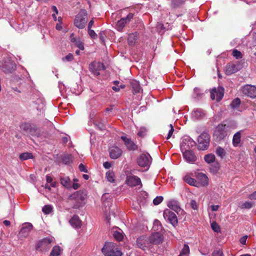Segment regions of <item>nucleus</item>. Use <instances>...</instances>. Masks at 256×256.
Wrapping results in <instances>:
<instances>
[{
  "label": "nucleus",
  "mask_w": 256,
  "mask_h": 256,
  "mask_svg": "<svg viewBox=\"0 0 256 256\" xmlns=\"http://www.w3.org/2000/svg\"><path fill=\"white\" fill-rule=\"evenodd\" d=\"M86 198V192L81 190L76 192L69 196V200L73 201L74 208H78L84 206Z\"/></svg>",
  "instance_id": "1"
},
{
  "label": "nucleus",
  "mask_w": 256,
  "mask_h": 256,
  "mask_svg": "<svg viewBox=\"0 0 256 256\" xmlns=\"http://www.w3.org/2000/svg\"><path fill=\"white\" fill-rule=\"evenodd\" d=\"M102 250L104 256H122V254L117 245L112 242H106Z\"/></svg>",
  "instance_id": "2"
},
{
  "label": "nucleus",
  "mask_w": 256,
  "mask_h": 256,
  "mask_svg": "<svg viewBox=\"0 0 256 256\" xmlns=\"http://www.w3.org/2000/svg\"><path fill=\"white\" fill-rule=\"evenodd\" d=\"M228 133L226 124L222 122L218 124L214 132V136L216 140L220 141L226 138Z\"/></svg>",
  "instance_id": "3"
},
{
  "label": "nucleus",
  "mask_w": 256,
  "mask_h": 256,
  "mask_svg": "<svg viewBox=\"0 0 256 256\" xmlns=\"http://www.w3.org/2000/svg\"><path fill=\"white\" fill-rule=\"evenodd\" d=\"M87 22V12L84 10H82L75 18L74 25L76 28L82 29L86 26Z\"/></svg>",
  "instance_id": "4"
},
{
  "label": "nucleus",
  "mask_w": 256,
  "mask_h": 256,
  "mask_svg": "<svg viewBox=\"0 0 256 256\" xmlns=\"http://www.w3.org/2000/svg\"><path fill=\"white\" fill-rule=\"evenodd\" d=\"M198 148L200 150H206L209 146L210 136L206 132H202L198 138Z\"/></svg>",
  "instance_id": "5"
},
{
  "label": "nucleus",
  "mask_w": 256,
  "mask_h": 256,
  "mask_svg": "<svg viewBox=\"0 0 256 256\" xmlns=\"http://www.w3.org/2000/svg\"><path fill=\"white\" fill-rule=\"evenodd\" d=\"M0 69L5 74L12 72L16 69L15 64L10 59L0 62Z\"/></svg>",
  "instance_id": "6"
},
{
  "label": "nucleus",
  "mask_w": 256,
  "mask_h": 256,
  "mask_svg": "<svg viewBox=\"0 0 256 256\" xmlns=\"http://www.w3.org/2000/svg\"><path fill=\"white\" fill-rule=\"evenodd\" d=\"M165 220L168 222L173 226H175L178 224V218L176 214L169 209L165 210L163 214Z\"/></svg>",
  "instance_id": "7"
},
{
  "label": "nucleus",
  "mask_w": 256,
  "mask_h": 256,
  "mask_svg": "<svg viewBox=\"0 0 256 256\" xmlns=\"http://www.w3.org/2000/svg\"><path fill=\"white\" fill-rule=\"evenodd\" d=\"M53 241L52 238H46L40 240L37 244L36 248L41 251H48L52 246Z\"/></svg>",
  "instance_id": "8"
},
{
  "label": "nucleus",
  "mask_w": 256,
  "mask_h": 256,
  "mask_svg": "<svg viewBox=\"0 0 256 256\" xmlns=\"http://www.w3.org/2000/svg\"><path fill=\"white\" fill-rule=\"evenodd\" d=\"M134 14L132 13H129L128 16L125 18H122L120 20H119L116 24V29L118 32H122L125 26L128 24L130 21L133 18Z\"/></svg>",
  "instance_id": "9"
},
{
  "label": "nucleus",
  "mask_w": 256,
  "mask_h": 256,
  "mask_svg": "<svg viewBox=\"0 0 256 256\" xmlns=\"http://www.w3.org/2000/svg\"><path fill=\"white\" fill-rule=\"evenodd\" d=\"M196 142L190 136H185L180 144L182 151L190 150V148L196 146Z\"/></svg>",
  "instance_id": "10"
},
{
  "label": "nucleus",
  "mask_w": 256,
  "mask_h": 256,
  "mask_svg": "<svg viewBox=\"0 0 256 256\" xmlns=\"http://www.w3.org/2000/svg\"><path fill=\"white\" fill-rule=\"evenodd\" d=\"M151 162V157L148 154H142L137 158V163L141 167H148Z\"/></svg>",
  "instance_id": "11"
},
{
  "label": "nucleus",
  "mask_w": 256,
  "mask_h": 256,
  "mask_svg": "<svg viewBox=\"0 0 256 256\" xmlns=\"http://www.w3.org/2000/svg\"><path fill=\"white\" fill-rule=\"evenodd\" d=\"M136 244L138 248L142 250L149 248L150 246L149 237L146 236L138 237L136 240Z\"/></svg>",
  "instance_id": "12"
},
{
  "label": "nucleus",
  "mask_w": 256,
  "mask_h": 256,
  "mask_svg": "<svg viewBox=\"0 0 256 256\" xmlns=\"http://www.w3.org/2000/svg\"><path fill=\"white\" fill-rule=\"evenodd\" d=\"M89 68L92 73L96 76H98L100 74V72L104 70L105 66L102 62H94L90 64Z\"/></svg>",
  "instance_id": "13"
},
{
  "label": "nucleus",
  "mask_w": 256,
  "mask_h": 256,
  "mask_svg": "<svg viewBox=\"0 0 256 256\" xmlns=\"http://www.w3.org/2000/svg\"><path fill=\"white\" fill-rule=\"evenodd\" d=\"M150 244H159L162 242L164 236L162 232H155L149 236Z\"/></svg>",
  "instance_id": "14"
},
{
  "label": "nucleus",
  "mask_w": 256,
  "mask_h": 256,
  "mask_svg": "<svg viewBox=\"0 0 256 256\" xmlns=\"http://www.w3.org/2000/svg\"><path fill=\"white\" fill-rule=\"evenodd\" d=\"M243 94L250 98L256 97V87L252 85H246L242 88Z\"/></svg>",
  "instance_id": "15"
},
{
  "label": "nucleus",
  "mask_w": 256,
  "mask_h": 256,
  "mask_svg": "<svg viewBox=\"0 0 256 256\" xmlns=\"http://www.w3.org/2000/svg\"><path fill=\"white\" fill-rule=\"evenodd\" d=\"M126 183L128 185L131 187L136 186H142L140 179L136 176H127L126 179Z\"/></svg>",
  "instance_id": "16"
},
{
  "label": "nucleus",
  "mask_w": 256,
  "mask_h": 256,
  "mask_svg": "<svg viewBox=\"0 0 256 256\" xmlns=\"http://www.w3.org/2000/svg\"><path fill=\"white\" fill-rule=\"evenodd\" d=\"M185 160L188 163H193L196 160L194 152L191 150L182 151Z\"/></svg>",
  "instance_id": "17"
},
{
  "label": "nucleus",
  "mask_w": 256,
  "mask_h": 256,
  "mask_svg": "<svg viewBox=\"0 0 256 256\" xmlns=\"http://www.w3.org/2000/svg\"><path fill=\"white\" fill-rule=\"evenodd\" d=\"M240 65L237 64H228L225 68V72L227 75L234 74L240 69Z\"/></svg>",
  "instance_id": "18"
},
{
  "label": "nucleus",
  "mask_w": 256,
  "mask_h": 256,
  "mask_svg": "<svg viewBox=\"0 0 256 256\" xmlns=\"http://www.w3.org/2000/svg\"><path fill=\"white\" fill-rule=\"evenodd\" d=\"M120 138L124 141L125 146L128 150H134L137 149V146L130 138H128L125 135L122 136Z\"/></svg>",
  "instance_id": "19"
},
{
  "label": "nucleus",
  "mask_w": 256,
  "mask_h": 256,
  "mask_svg": "<svg viewBox=\"0 0 256 256\" xmlns=\"http://www.w3.org/2000/svg\"><path fill=\"white\" fill-rule=\"evenodd\" d=\"M196 178L200 186H206L208 184V178L207 176L203 173L199 172L196 175Z\"/></svg>",
  "instance_id": "20"
},
{
  "label": "nucleus",
  "mask_w": 256,
  "mask_h": 256,
  "mask_svg": "<svg viewBox=\"0 0 256 256\" xmlns=\"http://www.w3.org/2000/svg\"><path fill=\"white\" fill-rule=\"evenodd\" d=\"M32 229V225L30 223H26L23 224L20 232V234L21 236L26 237Z\"/></svg>",
  "instance_id": "21"
},
{
  "label": "nucleus",
  "mask_w": 256,
  "mask_h": 256,
  "mask_svg": "<svg viewBox=\"0 0 256 256\" xmlns=\"http://www.w3.org/2000/svg\"><path fill=\"white\" fill-rule=\"evenodd\" d=\"M168 206L170 208L175 211L178 214L180 212L182 214L183 212V210L180 208L178 202L176 200H172L169 202Z\"/></svg>",
  "instance_id": "22"
},
{
  "label": "nucleus",
  "mask_w": 256,
  "mask_h": 256,
  "mask_svg": "<svg viewBox=\"0 0 256 256\" xmlns=\"http://www.w3.org/2000/svg\"><path fill=\"white\" fill-rule=\"evenodd\" d=\"M70 225L74 228H80L82 225L81 220L78 216L74 215L69 220Z\"/></svg>",
  "instance_id": "23"
},
{
  "label": "nucleus",
  "mask_w": 256,
  "mask_h": 256,
  "mask_svg": "<svg viewBox=\"0 0 256 256\" xmlns=\"http://www.w3.org/2000/svg\"><path fill=\"white\" fill-rule=\"evenodd\" d=\"M243 130H239L235 133L233 136L232 143L234 147L239 146L241 141V134Z\"/></svg>",
  "instance_id": "24"
},
{
  "label": "nucleus",
  "mask_w": 256,
  "mask_h": 256,
  "mask_svg": "<svg viewBox=\"0 0 256 256\" xmlns=\"http://www.w3.org/2000/svg\"><path fill=\"white\" fill-rule=\"evenodd\" d=\"M122 154V150L118 147L112 148L110 151V157L112 159H116Z\"/></svg>",
  "instance_id": "25"
},
{
  "label": "nucleus",
  "mask_w": 256,
  "mask_h": 256,
  "mask_svg": "<svg viewBox=\"0 0 256 256\" xmlns=\"http://www.w3.org/2000/svg\"><path fill=\"white\" fill-rule=\"evenodd\" d=\"M184 180L188 184L196 187H199L198 182L194 178H191L188 175H186L183 178Z\"/></svg>",
  "instance_id": "26"
},
{
  "label": "nucleus",
  "mask_w": 256,
  "mask_h": 256,
  "mask_svg": "<svg viewBox=\"0 0 256 256\" xmlns=\"http://www.w3.org/2000/svg\"><path fill=\"white\" fill-rule=\"evenodd\" d=\"M138 32H134V33H132L128 35V43L130 46H134L138 40Z\"/></svg>",
  "instance_id": "27"
},
{
  "label": "nucleus",
  "mask_w": 256,
  "mask_h": 256,
  "mask_svg": "<svg viewBox=\"0 0 256 256\" xmlns=\"http://www.w3.org/2000/svg\"><path fill=\"white\" fill-rule=\"evenodd\" d=\"M192 115L194 118L198 120L202 118L204 116L205 113L202 110L197 109L192 111Z\"/></svg>",
  "instance_id": "28"
},
{
  "label": "nucleus",
  "mask_w": 256,
  "mask_h": 256,
  "mask_svg": "<svg viewBox=\"0 0 256 256\" xmlns=\"http://www.w3.org/2000/svg\"><path fill=\"white\" fill-rule=\"evenodd\" d=\"M28 133L32 136L39 137L40 136V131L35 125L33 124Z\"/></svg>",
  "instance_id": "29"
},
{
  "label": "nucleus",
  "mask_w": 256,
  "mask_h": 256,
  "mask_svg": "<svg viewBox=\"0 0 256 256\" xmlns=\"http://www.w3.org/2000/svg\"><path fill=\"white\" fill-rule=\"evenodd\" d=\"M130 85L133 90L134 94L138 93L141 90V87L138 82L136 80H133L130 82Z\"/></svg>",
  "instance_id": "30"
},
{
  "label": "nucleus",
  "mask_w": 256,
  "mask_h": 256,
  "mask_svg": "<svg viewBox=\"0 0 256 256\" xmlns=\"http://www.w3.org/2000/svg\"><path fill=\"white\" fill-rule=\"evenodd\" d=\"M152 230L156 232H162V227L160 222L158 220H155L154 222Z\"/></svg>",
  "instance_id": "31"
},
{
  "label": "nucleus",
  "mask_w": 256,
  "mask_h": 256,
  "mask_svg": "<svg viewBox=\"0 0 256 256\" xmlns=\"http://www.w3.org/2000/svg\"><path fill=\"white\" fill-rule=\"evenodd\" d=\"M62 162L65 164H68L72 162L71 154H64L60 156Z\"/></svg>",
  "instance_id": "32"
},
{
  "label": "nucleus",
  "mask_w": 256,
  "mask_h": 256,
  "mask_svg": "<svg viewBox=\"0 0 256 256\" xmlns=\"http://www.w3.org/2000/svg\"><path fill=\"white\" fill-rule=\"evenodd\" d=\"M62 249L60 246H55L50 254V256H60V255Z\"/></svg>",
  "instance_id": "33"
},
{
  "label": "nucleus",
  "mask_w": 256,
  "mask_h": 256,
  "mask_svg": "<svg viewBox=\"0 0 256 256\" xmlns=\"http://www.w3.org/2000/svg\"><path fill=\"white\" fill-rule=\"evenodd\" d=\"M33 124L30 122H24L20 124V128L22 130L28 133Z\"/></svg>",
  "instance_id": "34"
},
{
  "label": "nucleus",
  "mask_w": 256,
  "mask_h": 256,
  "mask_svg": "<svg viewBox=\"0 0 256 256\" xmlns=\"http://www.w3.org/2000/svg\"><path fill=\"white\" fill-rule=\"evenodd\" d=\"M113 236L114 238L118 241H121L124 238L122 232L121 230L119 229L118 230L114 231Z\"/></svg>",
  "instance_id": "35"
},
{
  "label": "nucleus",
  "mask_w": 256,
  "mask_h": 256,
  "mask_svg": "<svg viewBox=\"0 0 256 256\" xmlns=\"http://www.w3.org/2000/svg\"><path fill=\"white\" fill-rule=\"evenodd\" d=\"M190 248L188 244H184L178 256H189Z\"/></svg>",
  "instance_id": "36"
},
{
  "label": "nucleus",
  "mask_w": 256,
  "mask_h": 256,
  "mask_svg": "<svg viewBox=\"0 0 256 256\" xmlns=\"http://www.w3.org/2000/svg\"><path fill=\"white\" fill-rule=\"evenodd\" d=\"M216 152L217 156H220L221 158H223L226 154V152L224 148L220 146H218L216 148Z\"/></svg>",
  "instance_id": "37"
},
{
  "label": "nucleus",
  "mask_w": 256,
  "mask_h": 256,
  "mask_svg": "<svg viewBox=\"0 0 256 256\" xmlns=\"http://www.w3.org/2000/svg\"><path fill=\"white\" fill-rule=\"evenodd\" d=\"M114 174L112 171L109 170L106 172V177L107 180L110 182H114L115 180L114 178Z\"/></svg>",
  "instance_id": "38"
},
{
  "label": "nucleus",
  "mask_w": 256,
  "mask_h": 256,
  "mask_svg": "<svg viewBox=\"0 0 256 256\" xmlns=\"http://www.w3.org/2000/svg\"><path fill=\"white\" fill-rule=\"evenodd\" d=\"M215 158V156L212 154L206 155L204 158L205 161L208 164H210L214 162Z\"/></svg>",
  "instance_id": "39"
},
{
  "label": "nucleus",
  "mask_w": 256,
  "mask_h": 256,
  "mask_svg": "<svg viewBox=\"0 0 256 256\" xmlns=\"http://www.w3.org/2000/svg\"><path fill=\"white\" fill-rule=\"evenodd\" d=\"M226 124V129L234 130L238 127V124L234 120H230Z\"/></svg>",
  "instance_id": "40"
},
{
  "label": "nucleus",
  "mask_w": 256,
  "mask_h": 256,
  "mask_svg": "<svg viewBox=\"0 0 256 256\" xmlns=\"http://www.w3.org/2000/svg\"><path fill=\"white\" fill-rule=\"evenodd\" d=\"M32 158V154L30 152H24L20 155V158L22 160H26Z\"/></svg>",
  "instance_id": "41"
},
{
  "label": "nucleus",
  "mask_w": 256,
  "mask_h": 256,
  "mask_svg": "<svg viewBox=\"0 0 256 256\" xmlns=\"http://www.w3.org/2000/svg\"><path fill=\"white\" fill-rule=\"evenodd\" d=\"M240 104V100L239 98L234 99L230 104V106L233 109L238 108Z\"/></svg>",
  "instance_id": "42"
},
{
  "label": "nucleus",
  "mask_w": 256,
  "mask_h": 256,
  "mask_svg": "<svg viewBox=\"0 0 256 256\" xmlns=\"http://www.w3.org/2000/svg\"><path fill=\"white\" fill-rule=\"evenodd\" d=\"M70 180L67 176L60 178V183L65 187L68 188L70 186Z\"/></svg>",
  "instance_id": "43"
},
{
  "label": "nucleus",
  "mask_w": 256,
  "mask_h": 256,
  "mask_svg": "<svg viewBox=\"0 0 256 256\" xmlns=\"http://www.w3.org/2000/svg\"><path fill=\"white\" fill-rule=\"evenodd\" d=\"M253 205L254 202H252L246 201L242 204L240 208H242L250 209L252 207Z\"/></svg>",
  "instance_id": "44"
},
{
  "label": "nucleus",
  "mask_w": 256,
  "mask_h": 256,
  "mask_svg": "<svg viewBox=\"0 0 256 256\" xmlns=\"http://www.w3.org/2000/svg\"><path fill=\"white\" fill-rule=\"evenodd\" d=\"M147 132V129L146 127L142 126L140 128V130H138V132L137 134L138 136L140 137H144V136Z\"/></svg>",
  "instance_id": "45"
},
{
  "label": "nucleus",
  "mask_w": 256,
  "mask_h": 256,
  "mask_svg": "<svg viewBox=\"0 0 256 256\" xmlns=\"http://www.w3.org/2000/svg\"><path fill=\"white\" fill-rule=\"evenodd\" d=\"M52 210V207L50 205L44 206L42 209V212L45 214H50Z\"/></svg>",
  "instance_id": "46"
},
{
  "label": "nucleus",
  "mask_w": 256,
  "mask_h": 256,
  "mask_svg": "<svg viewBox=\"0 0 256 256\" xmlns=\"http://www.w3.org/2000/svg\"><path fill=\"white\" fill-rule=\"evenodd\" d=\"M202 95L201 90L200 88H196L194 90L193 98H198Z\"/></svg>",
  "instance_id": "47"
},
{
  "label": "nucleus",
  "mask_w": 256,
  "mask_h": 256,
  "mask_svg": "<svg viewBox=\"0 0 256 256\" xmlns=\"http://www.w3.org/2000/svg\"><path fill=\"white\" fill-rule=\"evenodd\" d=\"M232 55L236 59L242 58V54L240 52L237 50H234L232 52Z\"/></svg>",
  "instance_id": "48"
},
{
  "label": "nucleus",
  "mask_w": 256,
  "mask_h": 256,
  "mask_svg": "<svg viewBox=\"0 0 256 256\" xmlns=\"http://www.w3.org/2000/svg\"><path fill=\"white\" fill-rule=\"evenodd\" d=\"M164 198L162 196H158L154 199L153 204L156 206L158 205L162 202Z\"/></svg>",
  "instance_id": "49"
},
{
  "label": "nucleus",
  "mask_w": 256,
  "mask_h": 256,
  "mask_svg": "<svg viewBox=\"0 0 256 256\" xmlns=\"http://www.w3.org/2000/svg\"><path fill=\"white\" fill-rule=\"evenodd\" d=\"M211 227L213 230L215 232H218L220 231V228L216 222L212 223Z\"/></svg>",
  "instance_id": "50"
},
{
  "label": "nucleus",
  "mask_w": 256,
  "mask_h": 256,
  "mask_svg": "<svg viewBox=\"0 0 256 256\" xmlns=\"http://www.w3.org/2000/svg\"><path fill=\"white\" fill-rule=\"evenodd\" d=\"M74 44L80 50H82L84 49V44L80 39Z\"/></svg>",
  "instance_id": "51"
},
{
  "label": "nucleus",
  "mask_w": 256,
  "mask_h": 256,
  "mask_svg": "<svg viewBox=\"0 0 256 256\" xmlns=\"http://www.w3.org/2000/svg\"><path fill=\"white\" fill-rule=\"evenodd\" d=\"M74 59L73 54H68L65 57L62 58L63 61L71 62Z\"/></svg>",
  "instance_id": "52"
},
{
  "label": "nucleus",
  "mask_w": 256,
  "mask_h": 256,
  "mask_svg": "<svg viewBox=\"0 0 256 256\" xmlns=\"http://www.w3.org/2000/svg\"><path fill=\"white\" fill-rule=\"evenodd\" d=\"M88 33L92 38H96L97 37V35L94 31L92 30H91V28H88Z\"/></svg>",
  "instance_id": "53"
},
{
  "label": "nucleus",
  "mask_w": 256,
  "mask_h": 256,
  "mask_svg": "<svg viewBox=\"0 0 256 256\" xmlns=\"http://www.w3.org/2000/svg\"><path fill=\"white\" fill-rule=\"evenodd\" d=\"M210 169V170L214 172H216L219 170V166L218 164H214L212 166Z\"/></svg>",
  "instance_id": "54"
},
{
  "label": "nucleus",
  "mask_w": 256,
  "mask_h": 256,
  "mask_svg": "<svg viewBox=\"0 0 256 256\" xmlns=\"http://www.w3.org/2000/svg\"><path fill=\"white\" fill-rule=\"evenodd\" d=\"M190 204L192 209H194V210L198 209V207L197 202H196V201L195 200H191Z\"/></svg>",
  "instance_id": "55"
},
{
  "label": "nucleus",
  "mask_w": 256,
  "mask_h": 256,
  "mask_svg": "<svg viewBox=\"0 0 256 256\" xmlns=\"http://www.w3.org/2000/svg\"><path fill=\"white\" fill-rule=\"evenodd\" d=\"M170 130L168 132V136L166 138L168 140L172 136L173 134L174 130V128L172 124H170Z\"/></svg>",
  "instance_id": "56"
},
{
  "label": "nucleus",
  "mask_w": 256,
  "mask_h": 256,
  "mask_svg": "<svg viewBox=\"0 0 256 256\" xmlns=\"http://www.w3.org/2000/svg\"><path fill=\"white\" fill-rule=\"evenodd\" d=\"M216 94H217V92L216 88H214L210 92V98L212 100L215 99Z\"/></svg>",
  "instance_id": "57"
},
{
  "label": "nucleus",
  "mask_w": 256,
  "mask_h": 256,
  "mask_svg": "<svg viewBox=\"0 0 256 256\" xmlns=\"http://www.w3.org/2000/svg\"><path fill=\"white\" fill-rule=\"evenodd\" d=\"M79 170L80 172H87L88 170L86 168L85 166L82 164H80L78 166Z\"/></svg>",
  "instance_id": "58"
},
{
  "label": "nucleus",
  "mask_w": 256,
  "mask_h": 256,
  "mask_svg": "<svg viewBox=\"0 0 256 256\" xmlns=\"http://www.w3.org/2000/svg\"><path fill=\"white\" fill-rule=\"evenodd\" d=\"M247 238H248V236H242L240 240V242L242 244H246V240H247Z\"/></svg>",
  "instance_id": "59"
},
{
  "label": "nucleus",
  "mask_w": 256,
  "mask_h": 256,
  "mask_svg": "<svg viewBox=\"0 0 256 256\" xmlns=\"http://www.w3.org/2000/svg\"><path fill=\"white\" fill-rule=\"evenodd\" d=\"M212 256H222V252L220 250H214Z\"/></svg>",
  "instance_id": "60"
},
{
  "label": "nucleus",
  "mask_w": 256,
  "mask_h": 256,
  "mask_svg": "<svg viewBox=\"0 0 256 256\" xmlns=\"http://www.w3.org/2000/svg\"><path fill=\"white\" fill-rule=\"evenodd\" d=\"M248 198L251 200H256V191L250 194H249Z\"/></svg>",
  "instance_id": "61"
},
{
  "label": "nucleus",
  "mask_w": 256,
  "mask_h": 256,
  "mask_svg": "<svg viewBox=\"0 0 256 256\" xmlns=\"http://www.w3.org/2000/svg\"><path fill=\"white\" fill-rule=\"evenodd\" d=\"M70 40L72 42L74 43V44L80 38H76L74 37V34H71L70 36Z\"/></svg>",
  "instance_id": "62"
},
{
  "label": "nucleus",
  "mask_w": 256,
  "mask_h": 256,
  "mask_svg": "<svg viewBox=\"0 0 256 256\" xmlns=\"http://www.w3.org/2000/svg\"><path fill=\"white\" fill-rule=\"evenodd\" d=\"M96 126L100 130H102L104 129V126L102 124H96Z\"/></svg>",
  "instance_id": "63"
},
{
  "label": "nucleus",
  "mask_w": 256,
  "mask_h": 256,
  "mask_svg": "<svg viewBox=\"0 0 256 256\" xmlns=\"http://www.w3.org/2000/svg\"><path fill=\"white\" fill-rule=\"evenodd\" d=\"M103 166L105 168L108 169L110 168L111 164L109 162H106L104 163Z\"/></svg>",
  "instance_id": "64"
}]
</instances>
